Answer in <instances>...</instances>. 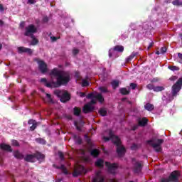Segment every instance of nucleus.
Wrapping results in <instances>:
<instances>
[{
    "mask_svg": "<svg viewBox=\"0 0 182 182\" xmlns=\"http://www.w3.org/2000/svg\"><path fill=\"white\" fill-rule=\"evenodd\" d=\"M179 176L180 172L178 171H174L171 173L168 178L171 181H178Z\"/></svg>",
    "mask_w": 182,
    "mask_h": 182,
    "instance_id": "13",
    "label": "nucleus"
},
{
    "mask_svg": "<svg viewBox=\"0 0 182 182\" xmlns=\"http://www.w3.org/2000/svg\"><path fill=\"white\" fill-rule=\"evenodd\" d=\"M51 76L57 77V83L55 85H63L65 86L68 85V82H70V74L69 72H65L59 70L58 68H53L50 73Z\"/></svg>",
    "mask_w": 182,
    "mask_h": 182,
    "instance_id": "1",
    "label": "nucleus"
},
{
    "mask_svg": "<svg viewBox=\"0 0 182 182\" xmlns=\"http://www.w3.org/2000/svg\"><path fill=\"white\" fill-rule=\"evenodd\" d=\"M36 141L39 143V144H46V141L42 138H37Z\"/></svg>",
    "mask_w": 182,
    "mask_h": 182,
    "instance_id": "36",
    "label": "nucleus"
},
{
    "mask_svg": "<svg viewBox=\"0 0 182 182\" xmlns=\"http://www.w3.org/2000/svg\"><path fill=\"white\" fill-rule=\"evenodd\" d=\"M132 150H136V149H137V145H136L135 144H134L132 146H131Z\"/></svg>",
    "mask_w": 182,
    "mask_h": 182,
    "instance_id": "63",
    "label": "nucleus"
},
{
    "mask_svg": "<svg viewBox=\"0 0 182 182\" xmlns=\"http://www.w3.org/2000/svg\"><path fill=\"white\" fill-rule=\"evenodd\" d=\"M149 122V119L147 118L144 117L141 120L139 121V126L144 127L146 124H147V122Z\"/></svg>",
    "mask_w": 182,
    "mask_h": 182,
    "instance_id": "29",
    "label": "nucleus"
},
{
    "mask_svg": "<svg viewBox=\"0 0 182 182\" xmlns=\"http://www.w3.org/2000/svg\"><path fill=\"white\" fill-rule=\"evenodd\" d=\"M63 174H69V172L68 171V169L66 168H64L63 170H62Z\"/></svg>",
    "mask_w": 182,
    "mask_h": 182,
    "instance_id": "60",
    "label": "nucleus"
},
{
    "mask_svg": "<svg viewBox=\"0 0 182 182\" xmlns=\"http://www.w3.org/2000/svg\"><path fill=\"white\" fill-rule=\"evenodd\" d=\"M182 77L172 86L171 97H169V102L174 100V97H177V93L181 90Z\"/></svg>",
    "mask_w": 182,
    "mask_h": 182,
    "instance_id": "3",
    "label": "nucleus"
},
{
    "mask_svg": "<svg viewBox=\"0 0 182 182\" xmlns=\"http://www.w3.org/2000/svg\"><path fill=\"white\" fill-rule=\"evenodd\" d=\"M178 58L180 59L179 63L182 64V53H178Z\"/></svg>",
    "mask_w": 182,
    "mask_h": 182,
    "instance_id": "57",
    "label": "nucleus"
},
{
    "mask_svg": "<svg viewBox=\"0 0 182 182\" xmlns=\"http://www.w3.org/2000/svg\"><path fill=\"white\" fill-rule=\"evenodd\" d=\"M60 100L62 103H66V102H69V100H70V94H69L67 90H65L61 98H60Z\"/></svg>",
    "mask_w": 182,
    "mask_h": 182,
    "instance_id": "9",
    "label": "nucleus"
},
{
    "mask_svg": "<svg viewBox=\"0 0 182 182\" xmlns=\"http://www.w3.org/2000/svg\"><path fill=\"white\" fill-rule=\"evenodd\" d=\"M142 168L143 166L141 165V163L136 162L134 165V173L135 174H139V173H141Z\"/></svg>",
    "mask_w": 182,
    "mask_h": 182,
    "instance_id": "14",
    "label": "nucleus"
},
{
    "mask_svg": "<svg viewBox=\"0 0 182 182\" xmlns=\"http://www.w3.org/2000/svg\"><path fill=\"white\" fill-rule=\"evenodd\" d=\"M156 86H154V85L153 84H148L146 85V88L149 89V90H154V88H155Z\"/></svg>",
    "mask_w": 182,
    "mask_h": 182,
    "instance_id": "43",
    "label": "nucleus"
},
{
    "mask_svg": "<svg viewBox=\"0 0 182 182\" xmlns=\"http://www.w3.org/2000/svg\"><path fill=\"white\" fill-rule=\"evenodd\" d=\"M50 39H51L52 42H56L58 39H60V37L51 36Z\"/></svg>",
    "mask_w": 182,
    "mask_h": 182,
    "instance_id": "53",
    "label": "nucleus"
},
{
    "mask_svg": "<svg viewBox=\"0 0 182 182\" xmlns=\"http://www.w3.org/2000/svg\"><path fill=\"white\" fill-rule=\"evenodd\" d=\"M144 109L148 112H152V110H154V105L148 102L144 105Z\"/></svg>",
    "mask_w": 182,
    "mask_h": 182,
    "instance_id": "22",
    "label": "nucleus"
},
{
    "mask_svg": "<svg viewBox=\"0 0 182 182\" xmlns=\"http://www.w3.org/2000/svg\"><path fill=\"white\" fill-rule=\"evenodd\" d=\"M166 52H167V48L166 47H162L161 48V53H166Z\"/></svg>",
    "mask_w": 182,
    "mask_h": 182,
    "instance_id": "58",
    "label": "nucleus"
},
{
    "mask_svg": "<svg viewBox=\"0 0 182 182\" xmlns=\"http://www.w3.org/2000/svg\"><path fill=\"white\" fill-rule=\"evenodd\" d=\"M89 85H90L89 81L86 80H82V87H87V86H89Z\"/></svg>",
    "mask_w": 182,
    "mask_h": 182,
    "instance_id": "44",
    "label": "nucleus"
},
{
    "mask_svg": "<svg viewBox=\"0 0 182 182\" xmlns=\"http://www.w3.org/2000/svg\"><path fill=\"white\" fill-rule=\"evenodd\" d=\"M14 156L18 160H23L24 158L23 154H22V153H20L18 150L14 152Z\"/></svg>",
    "mask_w": 182,
    "mask_h": 182,
    "instance_id": "19",
    "label": "nucleus"
},
{
    "mask_svg": "<svg viewBox=\"0 0 182 182\" xmlns=\"http://www.w3.org/2000/svg\"><path fill=\"white\" fill-rule=\"evenodd\" d=\"M114 50H115V52L122 53L124 51V47H123V46H115Z\"/></svg>",
    "mask_w": 182,
    "mask_h": 182,
    "instance_id": "27",
    "label": "nucleus"
},
{
    "mask_svg": "<svg viewBox=\"0 0 182 182\" xmlns=\"http://www.w3.org/2000/svg\"><path fill=\"white\" fill-rule=\"evenodd\" d=\"M58 157L60 159V160L62 161H63V160H65V154H63V152L59 151H58Z\"/></svg>",
    "mask_w": 182,
    "mask_h": 182,
    "instance_id": "41",
    "label": "nucleus"
},
{
    "mask_svg": "<svg viewBox=\"0 0 182 182\" xmlns=\"http://www.w3.org/2000/svg\"><path fill=\"white\" fill-rule=\"evenodd\" d=\"M12 146H15L16 147H19V142H18V141L14 139L12 141Z\"/></svg>",
    "mask_w": 182,
    "mask_h": 182,
    "instance_id": "45",
    "label": "nucleus"
},
{
    "mask_svg": "<svg viewBox=\"0 0 182 182\" xmlns=\"http://www.w3.org/2000/svg\"><path fill=\"white\" fill-rule=\"evenodd\" d=\"M43 23H46L48 22H49V18L48 16H45L43 18Z\"/></svg>",
    "mask_w": 182,
    "mask_h": 182,
    "instance_id": "52",
    "label": "nucleus"
},
{
    "mask_svg": "<svg viewBox=\"0 0 182 182\" xmlns=\"http://www.w3.org/2000/svg\"><path fill=\"white\" fill-rule=\"evenodd\" d=\"M38 63L40 72H41V73H46V72H48V64L42 60H38Z\"/></svg>",
    "mask_w": 182,
    "mask_h": 182,
    "instance_id": "8",
    "label": "nucleus"
},
{
    "mask_svg": "<svg viewBox=\"0 0 182 182\" xmlns=\"http://www.w3.org/2000/svg\"><path fill=\"white\" fill-rule=\"evenodd\" d=\"M95 110V107L88 103H87L82 108V112L85 114H87V113H92Z\"/></svg>",
    "mask_w": 182,
    "mask_h": 182,
    "instance_id": "12",
    "label": "nucleus"
},
{
    "mask_svg": "<svg viewBox=\"0 0 182 182\" xmlns=\"http://www.w3.org/2000/svg\"><path fill=\"white\" fill-rule=\"evenodd\" d=\"M109 135L112 139V143L117 146V153L119 157H123L126 154V148L122 145V141L119 136L114 135L113 132L109 131Z\"/></svg>",
    "mask_w": 182,
    "mask_h": 182,
    "instance_id": "2",
    "label": "nucleus"
},
{
    "mask_svg": "<svg viewBox=\"0 0 182 182\" xmlns=\"http://www.w3.org/2000/svg\"><path fill=\"white\" fill-rule=\"evenodd\" d=\"M79 52H80L79 49L73 48V55H74V56H76V55H77Z\"/></svg>",
    "mask_w": 182,
    "mask_h": 182,
    "instance_id": "49",
    "label": "nucleus"
},
{
    "mask_svg": "<svg viewBox=\"0 0 182 182\" xmlns=\"http://www.w3.org/2000/svg\"><path fill=\"white\" fill-rule=\"evenodd\" d=\"M139 129V125H134L132 128V129L134 132Z\"/></svg>",
    "mask_w": 182,
    "mask_h": 182,
    "instance_id": "62",
    "label": "nucleus"
},
{
    "mask_svg": "<svg viewBox=\"0 0 182 182\" xmlns=\"http://www.w3.org/2000/svg\"><path fill=\"white\" fill-rule=\"evenodd\" d=\"M18 53H28V55H32V53H33V50L32 49L25 47H18Z\"/></svg>",
    "mask_w": 182,
    "mask_h": 182,
    "instance_id": "10",
    "label": "nucleus"
},
{
    "mask_svg": "<svg viewBox=\"0 0 182 182\" xmlns=\"http://www.w3.org/2000/svg\"><path fill=\"white\" fill-rule=\"evenodd\" d=\"M27 4L28 5H33V4H36V0H28Z\"/></svg>",
    "mask_w": 182,
    "mask_h": 182,
    "instance_id": "51",
    "label": "nucleus"
},
{
    "mask_svg": "<svg viewBox=\"0 0 182 182\" xmlns=\"http://www.w3.org/2000/svg\"><path fill=\"white\" fill-rule=\"evenodd\" d=\"M95 99L98 100L100 103H103V102H105V97H103V95H102V94H97L95 97Z\"/></svg>",
    "mask_w": 182,
    "mask_h": 182,
    "instance_id": "26",
    "label": "nucleus"
},
{
    "mask_svg": "<svg viewBox=\"0 0 182 182\" xmlns=\"http://www.w3.org/2000/svg\"><path fill=\"white\" fill-rule=\"evenodd\" d=\"M110 139H111V140L113 141V139H112V136H110V134H109V137L104 136V140H105V141H110Z\"/></svg>",
    "mask_w": 182,
    "mask_h": 182,
    "instance_id": "56",
    "label": "nucleus"
},
{
    "mask_svg": "<svg viewBox=\"0 0 182 182\" xmlns=\"http://www.w3.org/2000/svg\"><path fill=\"white\" fill-rule=\"evenodd\" d=\"M168 69L170 70H172V72H176L180 70V68L176 65H169L168 67Z\"/></svg>",
    "mask_w": 182,
    "mask_h": 182,
    "instance_id": "33",
    "label": "nucleus"
},
{
    "mask_svg": "<svg viewBox=\"0 0 182 182\" xmlns=\"http://www.w3.org/2000/svg\"><path fill=\"white\" fill-rule=\"evenodd\" d=\"M92 182H105V178L97 173L96 177L92 179Z\"/></svg>",
    "mask_w": 182,
    "mask_h": 182,
    "instance_id": "21",
    "label": "nucleus"
},
{
    "mask_svg": "<svg viewBox=\"0 0 182 182\" xmlns=\"http://www.w3.org/2000/svg\"><path fill=\"white\" fill-rule=\"evenodd\" d=\"M31 38V39H33L31 43L33 46L39 43V41L38 40V38H35V36H32Z\"/></svg>",
    "mask_w": 182,
    "mask_h": 182,
    "instance_id": "32",
    "label": "nucleus"
},
{
    "mask_svg": "<svg viewBox=\"0 0 182 182\" xmlns=\"http://www.w3.org/2000/svg\"><path fill=\"white\" fill-rule=\"evenodd\" d=\"M137 55H139L138 53L133 52L128 58H127L126 62H131V60H133L135 56H137Z\"/></svg>",
    "mask_w": 182,
    "mask_h": 182,
    "instance_id": "28",
    "label": "nucleus"
},
{
    "mask_svg": "<svg viewBox=\"0 0 182 182\" xmlns=\"http://www.w3.org/2000/svg\"><path fill=\"white\" fill-rule=\"evenodd\" d=\"M74 139L76 140L75 143H77V144H82V138H80V136H77V135H74Z\"/></svg>",
    "mask_w": 182,
    "mask_h": 182,
    "instance_id": "34",
    "label": "nucleus"
},
{
    "mask_svg": "<svg viewBox=\"0 0 182 182\" xmlns=\"http://www.w3.org/2000/svg\"><path fill=\"white\" fill-rule=\"evenodd\" d=\"M119 93H121V95H122L123 96H126L127 95H130V90H127V88L126 87H123L119 89Z\"/></svg>",
    "mask_w": 182,
    "mask_h": 182,
    "instance_id": "23",
    "label": "nucleus"
},
{
    "mask_svg": "<svg viewBox=\"0 0 182 182\" xmlns=\"http://www.w3.org/2000/svg\"><path fill=\"white\" fill-rule=\"evenodd\" d=\"M153 46H154V42L150 43L147 48V50H150V49H151V48H153Z\"/></svg>",
    "mask_w": 182,
    "mask_h": 182,
    "instance_id": "54",
    "label": "nucleus"
},
{
    "mask_svg": "<svg viewBox=\"0 0 182 182\" xmlns=\"http://www.w3.org/2000/svg\"><path fill=\"white\" fill-rule=\"evenodd\" d=\"M105 167L108 168V172L110 174H116V171L119 168V164L116 163L111 164L110 162H105Z\"/></svg>",
    "mask_w": 182,
    "mask_h": 182,
    "instance_id": "6",
    "label": "nucleus"
},
{
    "mask_svg": "<svg viewBox=\"0 0 182 182\" xmlns=\"http://www.w3.org/2000/svg\"><path fill=\"white\" fill-rule=\"evenodd\" d=\"M170 179H168V178H162L161 179V181L160 182H170Z\"/></svg>",
    "mask_w": 182,
    "mask_h": 182,
    "instance_id": "61",
    "label": "nucleus"
},
{
    "mask_svg": "<svg viewBox=\"0 0 182 182\" xmlns=\"http://www.w3.org/2000/svg\"><path fill=\"white\" fill-rule=\"evenodd\" d=\"M86 168L82 165H78L75 168L73 172V177H79V176L86 174Z\"/></svg>",
    "mask_w": 182,
    "mask_h": 182,
    "instance_id": "5",
    "label": "nucleus"
},
{
    "mask_svg": "<svg viewBox=\"0 0 182 182\" xmlns=\"http://www.w3.org/2000/svg\"><path fill=\"white\" fill-rule=\"evenodd\" d=\"M87 104L90 105V106H92V105H96V100H91V101L90 102H88Z\"/></svg>",
    "mask_w": 182,
    "mask_h": 182,
    "instance_id": "59",
    "label": "nucleus"
},
{
    "mask_svg": "<svg viewBox=\"0 0 182 182\" xmlns=\"http://www.w3.org/2000/svg\"><path fill=\"white\" fill-rule=\"evenodd\" d=\"M58 81H52L51 82H46V86L47 87H60V86H63V85H57Z\"/></svg>",
    "mask_w": 182,
    "mask_h": 182,
    "instance_id": "17",
    "label": "nucleus"
},
{
    "mask_svg": "<svg viewBox=\"0 0 182 182\" xmlns=\"http://www.w3.org/2000/svg\"><path fill=\"white\" fill-rule=\"evenodd\" d=\"M99 114L100 116L105 117V116L107 115V110L106 109V108H100L99 109Z\"/></svg>",
    "mask_w": 182,
    "mask_h": 182,
    "instance_id": "30",
    "label": "nucleus"
},
{
    "mask_svg": "<svg viewBox=\"0 0 182 182\" xmlns=\"http://www.w3.org/2000/svg\"><path fill=\"white\" fill-rule=\"evenodd\" d=\"M177 79H178V77L176 76V75H172L170 78L169 80H171V82H174L175 80H177Z\"/></svg>",
    "mask_w": 182,
    "mask_h": 182,
    "instance_id": "47",
    "label": "nucleus"
},
{
    "mask_svg": "<svg viewBox=\"0 0 182 182\" xmlns=\"http://www.w3.org/2000/svg\"><path fill=\"white\" fill-rule=\"evenodd\" d=\"M34 156L35 159H37V160H45V155L41 153L35 154Z\"/></svg>",
    "mask_w": 182,
    "mask_h": 182,
    "instance_id": "31",
    "label": "nucleus"
},
{
    "mask_svg": "<svg viewBox=\"0 0 182 182\" xmlns=\"http://www.w3.org/2000/svg\"><path fill=\"white\" fill-rule=\"evenodd\" d=\"M81 112H82V109H80L77 107H74V109H73L74 116L79 117V116H80Z\"/></svg>",
    "mask_w": 182,
    "mask_h": 182,
    "instance_id": "24",
    "label": "nucleus"
},
{
    "mask_svg": "<svg viewBox=\"0 0 182 182\" xmlns=\"http://www.w3.org/2000/svg\"><path fill=\"white\" fill-rule=\"evenodd\" d=\"M74 125L76 127V129L78 130V132H82V127L79 125H77V122H75L74 123Z\"/></svg>",
    "mask_w": 182,
    "mask_h": 182,
    "instance_id": "48",
    "label": "nucleus"
},
{
    "mask_svg": "<svg viewBox=\"0 0 182 182\" xmlns=\"http://www.w3.org/2000/svg\"><path fill=\"white\" fill-rule=\"evenodd\" d=\"M100 154V151H99V149H92L90 151V155L92 156V157H98Z\"/></svg>",
    "mask_w": 182,
    "mask_h": 182,
    "instance_id": "25",
    "label": "nucleus"
},
{
    "mask_svg": "<svg viewBox=\"0 0 182 182\" xmlns=\"http://www.w3.org/2000/svg\"><path fill=\"white\" fill-rule=\"evenodd\" d=\"M85 96H86V93L85 92H80V97H85Z\"/></svg>",
    "mask_w": 182,
    "mask_h": 182,
    "instance_id": "64",
    "label": "nucleus"
},
{
    "mask_svg": "<svg viewBox=\"0 0 182 182\" xmlns=\"http://www.w3.org/2000/svg\"><path fill=\"white\" fill-rule=\"evenodd\" d=\"M85 138L86 143L88 144L90 146H92V140L90 139L89 136L85 135Z\"/></svg>",
    "mask_w": 182,
    "mask_h": 182,
    "instance_id": "40",
    "label": "nucleus"
},
{
    "mask_svg": "<svg viewBox=\"0 0 182 182\" xmlns=\"http://www.w3.org/2000/svg\"><path fill=\"white\" fill-rule=\"evenodd\" d=\"M146 143L147 144H149V146H151L156 153H160V151L163 150L161 144L164 143V139H158L155 144L153 143V140H148L146 141Z\"/></svg>",
    "mask_w": 182,
    "mask_h": 182,
    "instance_id": "4",
    "label": "nucleus"
},
{
    "mask_svg": "<svg viewBox=\"0 0 182 182\" xmlns=\"http://www.w3.org/2000/svg\"><path fill=\"white\" fill-rule=\"evenodd\" d=\"M75 76L77 77V79H80V73H79V71H76L75 73Z\"/></svg>",
    "mask_w": 182,
    "mask_h": 182,
    "instance_id": "55",
    "label": "nucleus"
},
{
    "mask_svg": "<svg viewBox=\"0 0 182 182\" xmlns=\"http://www.w3.org/2000/svg\"><path fill=\"white\" fill-rule=\"evenodd\" d=\"M164 87L163 86H156L155 87L154 92H163L164 90Z\"/></svg>",
    "mask_w": 182,
    "mask_h": 182,
    "instance_id": "37",
    "label": "nucleus"
},
{
    "mask_svg": "<svg viewBox=\"0 0 182 182\" xmlns=\"http://www.w3.org/2000/svg\"><path fill=\"white\" fill-rule=\"evenodd\" d=\"M119 82L117 80H114L112 82V86L113 89H116L117 87H119Z\"/></svg>",
    "mask_w": 182,
    "mask_h": 182,
    "instance_id": "38",
    "label": "nucleus"
},
{
    "mask_svg": "<svg viewBox=\"0 0 182 182\" xmlns=\"http://www.w3.org/2000/svg\"><path fill=\"white\" fill-rule=\"evenodd\" d=\"M25 161L28 163H34L35 162V154H27L24 158Z\"/></svg>",
    "mask_w": 182,
    "mask_h": 182,
    "instance_id": "16",
    "label": "nucleus"
},
{
    "mask_svg": "<svg viewBox=\"0 0 182 182\" xmlns=\"http://www.w3.org/2000/svg\"><path fill=\"white\" fill-rule=\"evenodd\" d=\"M172 4L175 6H182V1H181L180 0H174L172 1Z\"/></svg>",
    "mask_w": 182,
    "mask_h": 182,
    "instance_id": "35",
    "label": "nucleus"
},
{
    "mask_svg": "<svg viewBox=\"0 0 182 182\" xmlns=\"http://www.w3.org/2000/svg\"><path fill=\"white\" fill-rule=\"evenodd\" d=\"M99 90L102 92V93H107L109 92L106 87H100Z\"/></svg>",
    "mask_w": 182,
    "mask_h": 182,
    "instance_id": "39",
    "label": "nucleus"
},
{
    "mask_svg": "<svg viewBox=\"0 0 182 182\" xmlns=\"http://www.w3.org/2000/svg\"><path fill=\"white\" fill-rule=\"evenodd\" d=\"M0 149L4 151H8L9 153H12L13 151L12 147L6 144H1Z\"/></svg>",
    "mask_w": 182,
    "mask_h": 182,
    "instance_id": "15",
    "label": "nucleus"
},
{
    "mask_svg": "<svg viewBox=\"0 0 182 182\" xmlns=\"http://www.w3.org/2000/svg\"><path fill=\"white\" fill-rule=\"evenodd\" d=\"M96 167H99L100 168H103L105 167V161L102 159H99L95 161Z\"/></svg>",
    "mask_w": 182,
    "mask_h": 182,
    "instance_id": "18",
    "label": "nucleus"
},
{
    "mask_svg": "<svg viewBox=\"0 0 182 182\" xmlns=\"http://www.w3.org/2000/svg\"><path fill=\"white\" fill-rule=\"evenodd\" d=\"M46 96L47 99H48L49 103H53V100L52 99V95H50V94L46 93Z\"/></svg>",
    "mask_w": 182,
    "mask_h": 182,
    "instance_id": "42",
    "label": "nucleus"
},
{
    "mask_svg": "<svg viewBox=\"0 0 182 182\" xmlns=\"http://www.w3.org/2000/svg\"><path fill=\"white\" fill-rule=\"evenodd\" d=\"M129 86H130V87H131V89L132 90H134L136 89V87H137V84H136V83H131L129 85Z\"/></svg>",
    "mask_w": 182,
    "mask_h": 182,
    "instance_id": "50",
    "label": "nucleus"
},
{
    "mask_svg": "<svg viewBox=\"0 0 182 182\" xmlns=\"http://www.w3.org/2000/svg\"><path fill=\"white\" fill-rule=\"evenodd\" d=\"M28 124H29V126L32 124V126L29 127L30 132H34L36 127H38V122H36L35 119H28Z\"/></svg>",
    "mask_w": 182,
    "mask_h": 182,
    "instance_id": "11",
    "label": "nucleus"
},
{
    "mask_svg": "<svg viewBox=\"0 0 182 182\" xmlns=\"http://www.w3.org/2000/svg\"><path fill=\"white\" fill-rule=\"evenodd\" d=\"M38 29L33 24H30L27 27H26V32L24 33L25 36H35L33 33H36Z\"/></svg>",
    "mask_w": 182,
    "mask_h": 182,
    "instance_id": "7",
    "label": "nucleus"
},
{
    "mask_svg": "<svg viewBox=\"0 0 182 182\" xmlns=\"http://www.w3.org/2000/svg\"><path fill=\"white\" fill-rule=\"evenodd\" d=\"M95 97H96V95H95V94L90 93L87 95V99H95Z\"/></svg>",
    "mask_w": 182,
    "mask_h": 182,
    "instance_id": "46",
    "label": "nucleus"
},
{
    "mask_svg": "<svg viewBox=\"0 0 182 182\" xmlns=\"http://www.w3.org/2000/svg\"><path fill=\"white\" fill-rule=\"evenodd\" d=\"M65 91L66 90H54V95L55 96H57V97L60 99L61 97L63 95V94L65 93Z\"/></svg>",
    "mask_w": 182,
    "mask_h": 182,
    "instance_id": "20",
    "label": "nucleus"
}]
</instances>
